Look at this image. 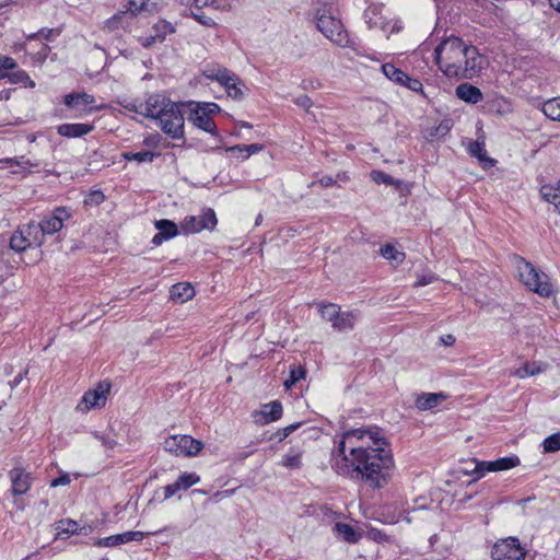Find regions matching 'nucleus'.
I'll return each mask as SVG.
<instances>
[{
	"instance_id": "nucleus-1",
	"label": "nucleus",
	"mask_w": 560,
	"mask_h": 560,
	"mask_svg": "<svg viewBox=\"0 0 560 560\" xmlns=\"http://www.w3.org/2000/svg\"><path fill=\"white\" fill-rule=\"evenodd\" d=\"M332 469L342 477L360 479L374 489L389 479L394 458L382 429L361 427L343 432L331 459Z\"/></svg>"
},
{
	"instance_id": "nucleus-2",
	"label": "nucleus",
	"mask_w": 560,
	"mask_h": 560,
	"mask_svg": "<svg viewBox=\"0 0 560 560\" xmlns=\"http://www.w3.org/2000/svg\"><path fill=\"white\" fill-rule=\"evenodd\" d=\"M434 52L439 69L448 78L472 79L482 69L483 58L477 48L466 45L458 37L444 39Z\"/></svg>"
},
{
	"instance_id": "nucleus-3",
	"label": "nucleus",
	"mask_w": 560,
	"mask_h": 560,
	"mask_svg": "<svg viewBox=\"0 0 560 560\" xmlns=\"http://www.w3.org/2000/svg\"><path fill=\"white\" fill-rule=\"evenodd\" d=\"M317 30L330 42L347 47L350 44L349 35L338 16V11L332 4H319L314 12Z\"/></svg>"
},
{
	"instance_id": "nucleus-4",
	"label": "nucleus",
	"mask_w": 560,
	"mask_h": 560,
	"mask_svg": "<svg viewBox=\"0 0 560 560\" xmlns=\"http://www.w3.org/2000/svg\"><path fill=\"white\" fill-rule=\"evenodd\" d=\"M520 280L530 291L540 296L548 298L552 294V284L546 273L537 270L530 262L520 259L517 262Z\"/></svg>"
},
{
	"instance_id": "nucleus-5",
	"label": "nucleus",
	"mask_w": 560,
	"mask_h": 560,
	"mask_svg": "<svg viewBox=\"0 0 560 560\" xmlns=\"http://www.w3.org/2000/svg\"><path fill=\"white\" fill-rule=\"evenodd\" d=\"M202 446L201 441L186 434L170 435L163 442L164 451L178 457L196 456L201 451Z\"/></svg>"
},
{
	"instance_id": "nucleus-6",
	"label": "nucleus",
	"mask_w": 560,
	"mask_h": 560,
	"mask_svg": "<svg viewBox=\"0 0 560 560\" xmlns=\"http://www.w3.org/2000/svg\"><path fill=\"white\" fill-rule=\"evenodd\" d=\"M112 389V384L108 381L97 383L93 388L84 393L75 410L78 412L86 413L92 409H101L105 407Z\"/></svg>"
},
{
	"instance_id": "nucleus-7",
	"label": "nucleus",
	"mask_w": 560,
	"mask_h": 560,
	"mask_svg": "<svg viewBox=\"0 0 560 560\" xmlns=\"http://www.w3.org/2000/svg\"><path fill=\"white\" fill-rule=\"evenodd\" d=\"M43 244L42 231L35 222L20 228L10 238V247L15 252H23L30 247H40Z\"/></svg>"
},
{
	"instance_id": "nucleus-8",
	"label": "nucleus",
	"mask_w": 560,
	"mask_h": 560,
	"mask_svg": "<svg viewBox=\"0 0 560 560\" xmlns=\"http://www.w3.org/2000/svg\"><path fill=\"white\" fill-rule=\"evenodd\" d=\"M220 112L215 103H196L189 114V120L198 128L211 133H217V127L212 116Z\"/></svg>"
},
{
	"instance_id": "nucleus-9",
	"label": "nucleus",
	"mask_w": 560,
	"mask_h": 560,
	"mask_svg": "<svg viewBox=\"0 0 560 560\" xmlns=\"http://www.w3.org/2000/svg\"><path fill=\"white\" fill-rule=\"evenodd\" d=\"M156 120L163 132L171 138L180 139L184 137L185 120L176 103L173 104V107L170 106L165 113L163 112Z\"/></svg>"
},
{
	"instance_id": "nucleus-10",
	"label": "nucleus",
	"mask_w": 560,
	"mask_h": 560,
	"mask_svg": "<svg viewBox=\"0 0 560 560\" xmlns=\"http://www.w3.org/2000/svg\"><path fill=\"white\" fill-rule=\"evenodd\" d=\"M218 224L215 212L211 208L202 209L199 215H187L180 222V232L196 234L202 230H213Z\"/></svg>"
},
{
	"instance_id": "nucleus-11",
	"label": "nucleus",
	"mask_w": 560,
	"mask_h": 560,
	"mask_svg": "<svg viewBox=\"0 0 560 560\" xmlns=\"http://www.w3.org/2000/svg\"><path fill=\"white\" fill-rule=\"evenodd\" d=\"M493 560H525L526 551L516 537L499 539L492 547Z\"/></svg>"
},
{
	"instance_id": "nucleus-12",
	"label": "nucleus",
	"mask_w": 560,
	"mask_h": 560,
	"mask_svg": "<svg viewBox=\"0 0 560 560\" xmlns=\"http://www.w3.org/2000/svg\"><path fill=\"white\" fill-rule=\"evenodd\" d=\"M520 465L517 456L501 457L495 460H475V468L472 474L476 475L475 480L482 478L486 472H497L509 470Z\"/></svg>"
},
{
	"instance_id": "nucleus-13",
	"label": "nucleus",
	"mask_w": 560,
	"mask_h": 560,
	"mask_svg": "<svg viewBox=\"0 0 560 560\" xmlns=\"http://www.w3.org/2000/svg\"><path fill=\"white\" fill-rule=\"evenodd\" d=\"M63 103L67 107L77 110L78 117L89 115L104 107L103 105H96L94 96L85 92L67 94Z\"/></svg>"
},
{
	"instance_id": "nucleus-14",
	"label": "nucleus",
	"mask_w": 560,
	"mask_h": 560,
	"mask_svg": "<svg viewBox=\"0 0 560 560\" xmlns=\"http://www.w3.org/2000/svg\"><path fill=\"white\" fill-rule=\"evenodd\" d=\"M174 102L161 94L150 95L144 102L135 106V110L149 118H156L168 107H173Z\"/></svg>"
},
{
	"instance_id": "nucleus-15",
	"label": "nucleus",
	"mask_w": 560,
	"mask_h": 560,
	"mask_svg": "<svg viewBox=\"0 0 560 560\" xmlns=\"http://www.w3.org/2000/svg\"><path fill=\"white\" fill-rule=\"evenodd\" d=\"M71 213L66 207L56 208L52 213L42 219L39 223H36L42 231V237L45 241L46 235H51L59 232L63 228V222L70 219Z\"/></svg>"
},
{
	"instance_id": "nucleus-16",
	"label": "nucleus",
	"mask_w": 560,
	"mask_h": 560,
	"mask_svg": "<svg viewBox=\"0 0 560 560\" xmlns=\"http://www.w3.org/2000/svg\"><path fill=\"white\" fill-rule=\"evenodd\" d=\"M156 534L158 532L144 533L140 530H129L121 534L100 538L94 542V545L97 547H116L131 541L141 542L144 539V537Z\"/></svg>"
},
{
	"instance_id": "nucleus-17",
	"label": "nucleus",
	"mask_w": 560,
	"mask_h": 560,
	"mask_svg": "<svg viewBox=\"0 0 560 560\" xmlns=\"http://www.w3.org/2000/svg\"><path fill=\"white\" fill-rule=\"evenodd\" d=\"M11 481V493L13 495H23L27 493L33 483V476L23 467H14L9 471Z\"/></svg>"
},
{
	"instance_id": "nucleus-18",
	"label": "nucleus",
	"mask_w": 560,
	"mask_h": 560,
	"mask_svg": "<svg viewBox=\"0 0 560 560\" xmlns=\"http://www.w3.org/2000/svg\"><path fill=\"white\" fill-rule=\"evenodd\" d=\"M282 405L278 400H273L261 405L259 410L253 412L254 422L259 425H265L275 422L282 417Z\"/></svg>"
},
{
	"instance_id": "nucleus-19",
	"label": "nucleus",
	"mask_w": 560,
	"mask_h": 560,
	"mask_svg": "<svg viewBox=\"0 0 560 560\" xmlns=\"http://www.w3.org/2000/svg\"><path fill=\"white\" fill-rule=\"evenodd\" d=\"M155 229L159 231L152 238L154 246H160L163 242L168 241L179 234L178 225L166 219L158 220L154 223Z\"/></svg>"
},
{
	"instance_id": "nucleus-20",
	"label": "nucleus",
	"mask_w": 560,
	"mask_h": 560,
	"mask_svg": "<svg viewBox=\"0 0 560 560\" xmlns=\"http://www.w3.org/2000/svg\"><path fill=\"white\" fill-rule=\"evenodd\" d=\"M152 30L154 34L139 38L140 44L144 48L154 45L156 42H163L167 35L175 32L174 26L165 20H160L153 25Z\"/></svg>"
},
{
	"instance_id": "nucleus-21",
	"label": "nucleus",
	"mask_w": 560,
	"mask_h": 560,
	"mask_svg": "<svg viewBox=\"0 0 560 560\" xmlns=\"http://www.w3.org/2000/svg\"><path fill=\"white\" fill-rule=\"evenodd\" d=\"M448 398L446 393H420L416 396L415 406L420 411L433 410Z\"/></svg>"
},
{
	"instance_id": "nucleus-22",
	"label": "nucleus",
	"mask_w": 560,
	"mask_h": 560,
	"mask_svg": "<svg viewBox=\"0 0 560 560\" xmlns=\"http://www.w3.org/2000/svg\"><path fill=\"white\" fill-rule=\"evenodd\" d=\"M221 85L225 89L228 96L235 101H241L245 96L247 90L245 83L240 79L237 74L231 71V73L224 79Z\"/></svg>"
},
{
	"instance_id": "nucleus-23",
	"label": "nucleus",
	"mask_w": 560,
	"mask_h": 560,
	"mask_svg": "<svg viewBox=\"0 0 560 560\" xmlns=\"http://www.w3.org/2000/svg\"><path fill=\"white\" fill-rule=\"evenodd\" d=\"M93 130L94 126L92 124L83 122L61 124L57 127L58 135L66 138H81Z\"/></svg>"
},
{
	"instance_id": "nucleus-24",
	"label": "nucleus",
	"mask_w": 560,
	"mask_h": 560,
	"mask_svg": "<svg viewBox=\"0 0 560 560\" xmlns=\"http://www.w3.org/2000/svg\"><path fill=\"white\" fill-rule=\"evenodd\" d=\"M455 94L459 100L468 104H477L483 98V94L480 89L470 83L459 84L455 90Z\"/></svg>"
},
{
	"instance_id": "nucleus-25",
	"label": "nucleus",
	"mask_w": 560,
	"mask_h": 560,
	"mask_svg": "<svg viewBox=\"0 0 560 560\" xmlns=\"http://www.w3.org/2000/svg\"><path fill=\"white\" fill-rule=\"evenodd\" d=\"M548 369V363L541 361L526 362L513 372L517 378H526L538 375Z\"/></svg>"
},
{
	"instance_id": "nucleus-26",
	"label": "nucleus",
	"mask_w": 560,
	"mask_h": 560,
	"mask_svg": "<svg viewBox=\"0 0 560 560\" xmlns=\"http://www.w3.org/2000/svg\"><path fill=\"white\" fill-rule=\"evenodd\" d=\"M304 450L301 446L291 447L282 457L281 466L289 469H298L302 466Z\"/></svg>"
},
{
	"instance_id": "nucleus-27",
	"label": "nucleus",
	"mask_w": 560,
	"mask_h": 560,
	"mask_svg": "<svg viewBox=\"0 0 560 560\" xmlns=\"http://www.w3.org/2000/svg\"><path fill=\"white\" fill-rule=\"evenodd\" d=\"M334 532L349 544H355L362 537L360 532L355 530L353 526L347 523H336L334 526Z\"/></svg>"
},
{
	"instance_id": "nucleus-28",
	"label": "nucleus",
	"mask_w": 560,
	"mask_h": 560,
	"mask_svg": "<svg viewBox=\"0 0 560 560\" xmlns=\"http://www.w3.org/2000/svg\"><path fill=\"white\" fill-rule=\"evenodd\" d=\"M171 299L184 303L195 295V289L185 282L176 283L171 288Z\"/></svg>"
},
{
	"instance_id": "nucleus-29",
	"label": "nucleus",
	"mask_w": 560,
	"mask_h": 560,
	"mask_svg": "<svg viewBox=\"0 0 560 560\" xmlns=\"http://www.w3.org/2000/svg\"><path fill=\"white\" fill-rule=\"evenodd\" d=\"M382 72L387 79L401 86H404L405 83H407V80L409 78L407 73L396 68L393 63H384L382 66Z\"/></svg>"
},
{
	"instance_id": "nucleus-30",
	"label": "nucleus",
	"mask_w": 560,
	"mask_h": 560,
	"mask_svg": "<svg viewBox=\"0 0 560 560\" xmlns=\"http://www.w3.org/2000/svg\"><path fill=\"white\" fill-rule=\"evenodd\" d=\"M231 73V71L220 65H207L202 70V74L212 81H217L220 84L224 81V79Z\"/></svg>"
},
{
	"instance_id": "nucleus-31",
	"label": "nucleus",
	"mask_w": 560,
	"mask_h": 560,
	"mask_svg": "<svg viewBox=\"0 0 560 560\" xmlns=\"http://www.w3.org/2000/svg\"><path fill=\"white\" fill-rule=\"evenodd\" d=\"M358 315L354 312H340L334 328L338 331H347L353 329Z\"/></svg>"
},
{
	"instance_id": "nucleus-32",
	"label": "nucleus",
	"mask_w": 560,
	"mask_h": 560,
	"mask_svg": "<svg viewBox=\"0 0 560 560\" xmlns=\"http://www.w3.org/2000/svg\"><path fill=\"white\" fill-rule=\"evenodd\" d=\"M159 3L160 0H129V11L133 14L152 13L158 10Z\"/></svg>"
},
{
	"instance_id": "nucleus-33",
	"label": "nucleus",
	"mask_w": 560,
	"mask_h": 560,
	"mask_svg": "<svg viewBox=\"0 0 560 560\" xmlns=\"http://www.w3.org/2000/svg\"><path fill=\"white\" fill-rule=\"evenodd\" d=\"M540 192H541L542 198L546 201L553 203L555 207L560 212V180L557 183L556 186H552V185L542 186L540 189Z\"/></svg>"
},
{
	"instance_id": "nucleus-34",
	"label": "nucleus",
	"mask_w": 560,
	"mask_h": 560,
	"mask_svg": "<svg viewBox=\"0 0 560 560\" xmlns=\"http://www.w3.org/2000/svg\"><path fill=\"white\" fill-rule=\"evenodd\" d=\"M381 11H382V7L381 5H377V4H373V5H370L365 12H364V18H365V22L369 24V27L372 28V27H384V22L382 20V18H378V15L381 14Z\"/></svg>"
},
{
	"instance_id": "nucleus-35",
	"label": "nucleus",
	"mask_w": 560,
	"mask_h": 560,
	"mask_svg": "<svg viewBox=\"0 0 560 560\" xmlns=\"http://www.w3.org/2000/svg\"><path fill=\"white\" fill-rule=\"evenodd\" d=\"M264 149L262 144L253 143V144H238L234 147H230L226 149L228 152L231 153H240L242 160L247 159L249 155L260 152Z\"/></svg>"
},
{
	"instance_id": "nucleus-36",
	"label": "nucleus",
	"mask_w": 560,
	"mask_h": 560,
	"mask_svg": "<svg viewBox=\"0 0 560 560\" xmlns=\"http://www.w3.org/2000/svg\"><path fill=\"white\" fill-rule=\"evenodd\" d=\"M380 254L390 262H394L396 265L401 264L405 260V253L398 250L394 245L392 244H385L380 248Z\"/></svg>"
},
{
	"instance_id": "nucleus-37",
	"label": "nucleus",
	"mask_w": 560,
	"mask_h": 560,
	"mask_svg": "<svg viewBox=\"0 0 560 560\" xmlns=\"http://www.w3.org/2000/svg\"><path fill=\"white\" fill-rule=\"evenodd\" d=\"M318 311H319L322 317L325 320L330 322L331 326H334V324L337 320L338 315L340 314V306H338L337 304H334V303H327V304L319 303Z\"/></svg>"
},
{
	"instance_id": "nucleus-38",
	"label": "nucleus",
	"mask_w": 560,
	"mask_h": 560,
	"mask_svg": "<svg viewBox=\"0 0 560 560\" xmlns=\"http://www.w3.org/2000/svg\"><path fill=\"white\" fill-rule=\"evenodd\" d=\"M542 112L549 119L560 121V97H553L545 102Z\"/></svg>"
},
{
	"instance_id": "nucleus-39",
	"label": "nucleus",
	"mask_w": 560,
	"mask_h": 560,
	"mask_svg": "<svg viewBox=\"0 0 560 560\" xmlns=\"http://www.w3.org/2000/svg\"><path fill=\"white\" fill-rule=\"evenodd\" d=\"M158 154L151 151L141 152H124L121 154L124 160L136 161L138 163L152 162Z\"/></svg>"
},
{
	"instance_id": "nucleus-40",
	"label": "nucleus",
	"mask_w": 560,
	"mask_h": 560,
	"mask_svg": "<svg viewBox=\"0 0 560 560\" xmlns=\"http://www.w3.org/2000/svg\"><path fill=\"white\" fill-rule=\"evenodd\" d=\"M468 151L470 155L477 158L479 161H486L493 164V160L487 156V150L483 142L474 141L469 143Z\"/></svg>"
},
{
	"instance_id": "nucleus-41",
	"label": "nucleus",
	"mask_w": 560,
	"mask_h": 560,
	"mask_svg": "<svg viewBox=\"0 0 560 560\" xmlns=\"http://www.w3.org/2000/svg\"><path fill=\"white\" fill-rule=\"evenodd\" d=\"M200 481V477L195 472H183L175 481L179 490H187Z\"/></svg>"
},
{
	"instance_id": "nucleus-42",
	"label": "nucleus",
	"mask_w": 560,
	"mask_h": 560,
	"mask_svg": "<svg viewBox=\"0 0 560 560\" xmlns=\"http://www.w3.org/2000/svg\"><path fill=\"white\" fill-rule=\"evenodd\" d=\"M8 81L12 84L23 83L30 88L35 86V82L30 78L26 71L18 70L9 74Z\"/></svg>"
},
{
	"instance_id": "nucleus-43",
	"label": "nucleus",
	"mask_w": 560,
	"mask_h": 560,
	"mask_svg": "<svg viewBox=\"0 0 560 560\" xmlns=\"http://www.w3.org/2000/svg\"><path fill=\"white\" fill-rule=\"evenodd\" d=\"M542 448L545 453H553L560 451V431L547 436L542 441Z\"/></svg>"
},
{
	"instance_id": "nucleus-44",
	"label": "nucleus",
	"mask_w": 560,
	"mask_h": 560,
	"mask_svg": "<svg viewBox=\"0 0 560 560\" xmlns=\"http://www.w3.org/2000/svg\"><path fill=\"white\" fill-rule=\"evenodd\" d=\"M13 164L22 167L23 170L37 166V163H32L28 159H25L24 156H21L20 159H1L0 160V167H7L12 166Z\"/></svg>"
},
{
	"instance_id": "nucleus-45",
	"label": "nucleus",
	"mask_w": 560,
	"mask_h": 560,
	"mask_svg": "<svg viewBox=\"0 0 560 560\" xmlns=\"http://www.w3.org/2000/svg\"><path fill=\"white\" fill-rule=\"evenodd\" d=\"M305 369L301 365L291 368L290 377L285 380L284 386L290 389L296 382L305 377Z\"/></svg>"
},
{
	"instance_id": "nucleus-46",
	"label": "nucleus",
	"mask_w": 560,
	"mask_h": 560,
	"mask_svg": "<svg viewBox=\"0 0 560 560\" xmlns=\"http://www.w3.org/2000/svg\"><path fill=\"white\" fill-rule=\"evenodd\" d=\"M79 525L75 521L72 520H62L58 523V536L61 534H74L78 532Z\"/></svg>"
},
{
	"instance_id": "nucleus-47",
	"label": "nucleus",
	"mask_w": 560,
	"mask_h": 560,
	"mask_svg": "<svg viewBox=\"0 0 560 560\" xmlns=\"http://www.w3.org/2000/svg\"><path fill=\"white\" fill-rule=\"evenodd\" d=\"M371 178L376 184H385V185H398L399 182H395V179L389 176L388 174L382 172V171H372L371 172Z\"/></svg>"
},
{
	"instance_id": "nucleus-48",
	"label": "nucleus",
	"mask_w": 560,
	"mask_h": 560,
	"mask_svg": "<svg viewBox=\"0 0 560 560\" xmlns=\"http://www.w3.org/2000/svg\"><path fill=\"white\" fill-rule=\"evenodd\" d=\"M105 200V196L101 190L91 191L84 199V203L89 206L101 205Z\"/></svg>"
},
{
	"instance_id": "nucleus-49",
	"label": "nucleus",
	"mask_w": 560,
	"mask_h": 560,
	"mask_svg": "<svg viewBox=\"0 0 560 560\" xmlns=\"http://www.w3.org/2000/svg\"><path fill=\"white\" fill-rule=\"evenodd\" d=\"M300 427L301 422H295L293 424L287 425L283 429L279 430L277 432V435L279 436V440L282 441Z\"/></svg>"
},
{
	"instance_id": "nucleus-50",
	"label": "nucleus",
	"mask_w": 560,
	"mask_h": 560,
	"mask_svg": "<svg viewBox=\"0 0 560 560\" xmlns=\"http://www.w3.org/2000/svg\"><path fill=\"white\" fill-rule=\"evenodd\" d=\"M300 427L301 422H295L293 424L287 425L283 429L279 430L277 432V435L279 436V440L282 441Z\"/></svg>"
},
{
	"instance_id": "nucleus-51",
	"label": "nucleus",
	"mask_w": 560,
	"mask_h": 560,
	"mask_svg": "<svg viewBox=\"0 0 560 560\" xmlns=\"http://www.w3.org/2000/svg\"><path fill=\"white\" fill-rule=\"evenodd\" d=\"M18 67L15 60L8 56H0V68L9 71L14 70Z\"/></svg>"
},
{
	"instance_id": "nucleus-52",
	"label": "nucleus",
	"mask_w": 560,
	"mask_h": 560,
	"mask_svg": "<svg viewBox=\"0 0 560 560\" xmlns=\"http://www.w3.org/2000/svg\"><path fill=\"white\" fill-rule=\"evenodd\" d=\"M436 280H438V278L433 273L423 275L418 278V280L415 282L413 287L418 288V287L428 285L430 283H433Z\"/></svg>"
},
{
	"instance_id": "nucleus-53",
	"label": "nucleus",
	"mask_w": 560,
	"mask_h": 560,
	"mask_svg": "<svg viewBox=\"0 0 560 560\" xmlns=\"http://www.w3.org/2000/svg\"><path fill=\"white\" fill-rule=\"evenodd\" d=\"M94 436H95V439H97V440L102 443V445H103L104 447H106L107 450H113V448L116 446V444H117V442H116L114 439L109 438V436H104V435H101V434H98V433H94Z\"/></svg>"
},
{
	"instance_id": "nucleus-54",
	"label": "nucleus",
	"mask_w": 560,
	"mask_h": 560,
	"mask_svg": "<svg viewBox=\"0 0 560 560\" xmlns=\"http://www.w3.org/2000/svg\"><path fill=\"white\" fill-rule=\"evenodd\" d=\"M211 0H179V2L184 5H194L197 9H201L203 7H211Z\"/></svg>"
},
{
	"instance_id": "nucleus-55",
	"label": "nucleus",
	"mask_w": 560,
	"mask_h": 560,
	"mask_svg": "<svg viewBox=\"0 0 560 560\" xmlns=\"http://www.w3.org/2000/svg\"><path fill=\"white\" fill-rule=\"evenodd\" d=\"M71 482V479L68 474H62L58 478H55L50 482L51 488L60 487V486H67Z\"/></svg>"
},
{
	"instance_id": "nucleus-56",
	"label": "nucleus",
	"mask_w": 560,
	"mask_h": 560,
	"mask_svg": "<svg viewBox=\"0 0 560 560\" xmlns=\"http://www.w3.org/2000/svg\"><path fill=\"white\" fill-rule=\"evenodd\" d=\"M194 18L202 25L207 27L215 26V22L212 18L207 16L205 14L194 13Z\"/></svg>"
},
{
	"instance_id": "nucleus-57",
	"label": "nucleus",
	"mask_w": 560,
	"mask_h": 560,
	"mask_svg": "<svg viewBox=\"0 0 560 560\" xmlns=\"http://www.w3.org/2000/svg\"><path fill=\"white\" fill-rule=\"evenodd\" d=\"M405 88L413 91V92H422V83L415 78H408L407 83L404 85Z\"/></svg>"
},
{
	"instance_id": "nucleus-58",
	"label": "nucleus",
	"mask_w": 560,
	"mask_h": 560,
	"mask_svg": "<svg viewBox=\"0 0 560 560\" xmlns=\"http://www.w3.org/2000/svg\"><path fill=\"white\" fill-rule=\"evenodd\" d=\"M316 184L320 185L323 188L331 187L336 184V179H334L331 176H323L319 178ZM315 185V182H313L310 187H313Z\"/></svg>"
},
{
	"instance_id": "nucleus-59",
	"label": "nucleus",
	"mask_w": 560,
	"mask_h": 560,
	"mask_svg": "<svg viewBox=\"0 0 560 560\" xmlns=\"http://www.w3.org/2000/svg\"><path fill=\"white\" fill-rule=\"evenodd\" d=\"M177 491H180L177 483L173 482L171 485H167L164 487V500L170 499L173 497Z\"/></svg>"
},
{
	"instance_id": "nucleus-60",
	"label": "nucleus",
	"mask_w": 560,
	"mask_h": 560,
	"mask_svg": "<svg viewBox=\"0 0 560 560\" xmlns=\"http://www.w3.org/2000/svg\"><path fill=\"white\" fill-rule=\"evenodd\" d=\"M368 535L371 539L375 541L387 540V536L378 529H371Z\"/></svg>"
},
{
	"instance_id": "nucleus-61",
	"label": "nucleus",
	"mask_w": 560,
	"mask_h": 560,
	"mask_svg": "<svg viewBox=\"0 0 560 560\" xmlns=\"http://www.w3.org/2000/svg\"><path fill=\"white\" fill-rule=\"evenodd\" d=\"M441 342L444 345V346H453L455 343V337L451 334H447V335H443L441 338H440Z\"/></svg>"
},
{
	"instance_id": "nucleus-62",
	"label": "nucleus",
	"mask_w": 560,
	"mask_h": 560,
	"mask_svg": "<svg viewBox=\"0 0 560 560\" xmlns=\"http://www.w3.org/2000/svg\"><path fill=\"white\" fill-rule=\"evenodd\" d=\"M210 4L214 9H225L229 5V0H211Z\"/></svg>"
},
{
	"instance_id": "nucleus-63",
	"label": "nucleus",
	"mask_w": 560,
	"mask_h": 560,
	"mask_svg": "<svg viewBox=\"0 0 560 560\" xmlns=\"http://www.w3.org/2000/svg\"><path fill=\"white\" fill-rule=\"evenodd\" d=\"M451 129L450 122L447 120L440 124L436 128V133L445 135Z\"/></svg>"
},
{
	"instance_id": "nucleus-64",
	"label": "nucleus",
	"mask_w": 560,
	"mask_h": 560,
	"mask_svg": "<svg viewBox=\"0 0 560 560\" xmlns=\"http://www.w3.org/2000/svg\"><path fill=\"white\" fill-rule=\"evenodd\" d=\"M295 103L305 108H308L312 104L311 98L307 96H302V97L298 98Z\"/></svg>"
}]
</instances>
